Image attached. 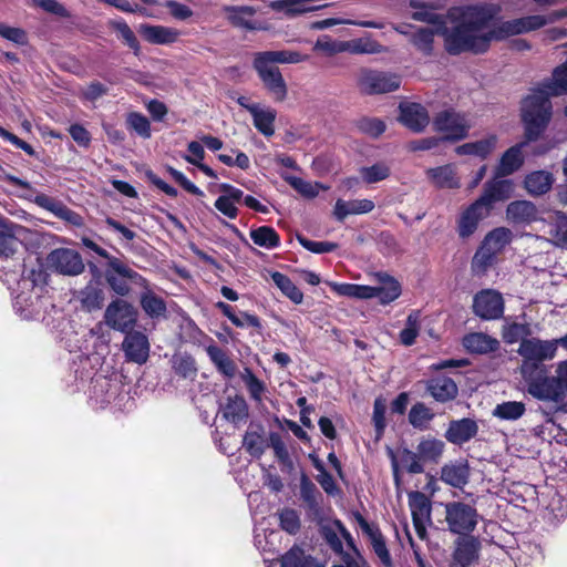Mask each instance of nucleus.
I'll list each match as a JSON object with an SVG mask.
<instances>
[{
    "label": "nucleus",
    "mask_w": 567,
    "mask_h": 567,
    "mask_svg": "<svg viewBox=\"0 0 567 567\" xmlns=\"http://www.w3.org/2000/svg\"><path fill=\"white\" fill-rule=\"evenodd\" d=\"M564 11H554L546 16H528L492 25L493 12L486 7H467L452 12L455 24L443 30L445 49L451 54L465 51L484 52L492 40L538 30L546 24L564 18Z\"/></svg>",
    "instance_id": "1"
},
{
    "label": "nucleus",
    "mask_w": 567,
    "mask_h": 567,
    "mask_svg": "<svg viewBox=\"0 0 567 567\" xmlns=\"http://www.w3.org/2000/svg\"><path fill=\"white\" fill-rule=\"evenodd\" d=\"M565 94H567V61L557 66L551 79L533 91L522 103V118L529 141L537 138L550 120L549 97Z\"/></svg>",
    "instance_id": "2"
},
{
    "label": "nucleus",
    "mask_w": 567,
    "mask_h": 567,
    "mask_svg": "<svg viewBox=\"0 0 567 567\" xmlns=\"http://www.w3.org/2000/svg\"><path fill=\"white\" fill-rule=\"evenodd\" d=\"M378 285L365 286L354 284H333L332 289L340 296L355 299L378 298L380 303L388 305L401 295V286L386 274H377Z\"/></svg>",
    "instance_id": "3"
},
{
    "label": "nucleus",
    "mask_w": 567,
    "mask_h": 567,
    "mask_svg": "<svg viewBox=\"0 0 567 567\" xmlns=\"http://www.w3.org/2000/svg\"><path fill=\"white\" fill-rule=\"evenodd\" d=\"M557 351L556 339L543 340L535 337L523 339L517 349V353L522 358L519 373L523 379H529L537 371L544 372L543 363L553 360Z\"/></svg>",
    "instance_id": "4"
},
{
    "label": "nucleus",
    "mask_w": 567,
    "mask_h": 567,
    "mask_svg": "<svg viewBox=\"0 0 567 567\" xmlns=\"http://www.w3.org/2000/svg\"><path fill=\"white\" fill-rule=\"evenodd\" d=\"M110 268L123 278L130 279L133 284L143 288L140 296V303L143 311L152 319L165 317L167 307L164 299L157 296L150 287L148 281L138 272L130 268L117 258L110 260Z\"/></svg>",
    "instance_id": "5"
},
{
    "label": "nucleus",
    "mask_w": 567,
    "mask_h": 567,
    "mask_svg": "<svg viewBox=\"0 0 567 567\" xmlns=\"http://www.w3.org/2000/svg\"><path fill=\"white\" fill-rule=\"evenodd\" d=\"M445 522L451 533L467 536L478 524L477 509L467 503L453 501L444 504Z\"/></svg>",
    "instance_id": "6"
},
{
    "label": "nucleus",
    "mask_w": 567,
    "mask_h": 567,
    "mask_svg": "<svg viewBox=\"0 0 567 567\" xmlns=\"http://www.w3.org/2000/svg\"><path fill=\"white\" fill-rule=\"evenodd\" d=\"M527 383L528 393L544 402L561 403L567 398V385L557 373L555 375H536L524 379Z\"/></svg>",
    "instance_id": "7"
},
{
    "label": "nucleus",
    "mask_w": 567,
    "mask_h": 567,
    "mask_svg": "<svg viewBox=\"0 0 567 567\" xmlns=\"http://www.w3.org/2000/svg\"><path fill=\"white\" fill-rule=\"evenodd\" d=\"M137 316V309L132 303L117 298L106 307L104 321L111 329L126 333L135 327Z\"/></svg>",
    "instance_id": "8"
},
{
    "label": "nucleus",
    "mask_w": 567,
    "mask_h": 567,
    "mask_svg": "<svg viewBox=\"0 0 567 567\" xmlns=\"http://www.w3.org/2000/svg\"><path fill=\"white\" fill-rule=\"evenodd\" d=\"M433 126L436 131L445 134L444 140L458 141L468 135L472 123L465 114L445 110L434 117Z\"/></svg>",
    "instance_id": "9"
},
{
    "label": "nucleus",
    "mask_w": 567,
    "mask_h": 567,
    "mask_svg": "<svg viewBox=\"0 0 567 567\" xmlns=\"http://www.w3.org/2000/svg\"><path fill=\"white\" fill-rule=\"evenodd\" d=\"M401 80L396 74L363 69L358 76V86L365 94H383L398 90Z\"/></svg>",
    "instance_id": "10"
},
{
    "label": "nucleus",
    "mask_w": 567,
    "mask_h": 567,
    "mask_svg": "<svg viewBox=\"0 0 567 567\" xmlns=\"http://www.w3.org/2000/svg\"><path fill=\"white\" fill-rule=\"evenodd\" d=\"M48 267L64 276H78L84 271V262L81 255L70 248H56L47 257Z\"/></svg>",
    "instance_id": "11"
},
{
    "label": "nucleus",
    "mask_w": 567,
    "mask_h": 567,
    "mask_svg": "<svg viewBox=\"0 0 567 567\" xmlns=\"http://www.w3.org/2000/svg\"><path fill=\"white\" fill-rule=\"evenodd\" d=\"M474 313L484 320H494L504 312V300L499 292L486 289L475 295L473 300Z\"/></svg>",
    "instance_id": "12"
},
{
    "label": "nucleus",
    "mask_w": 567,
    "mask_h": 567,
    "mask_svg": "<svg viewBox=\"0 0 567 567\" xmlns=\"http://www.w3.org/2000/svg\"><path fill=\"white\" fill-rule=\"evenodd\" d=\"M28 229L19 224L0 220V258H11L22 246Z\"/></svg>",
    "instance_id": "13"
},
{
    "label": "nucleus",
    "mask_w": 567,
    "mask_h": 567,
    "mask_svg": "<svg viewBox=\"0 0 567 567\" xmlns=\"http://www.w3.org/2000/svg\"><path fill=\"white\" fill-rule=\"evenodd\" d=\"M409 506L415 532L421 539H424L426 536V524L431 520V502L422 492H411L409 494Z\"/></svg>",
    "instance_id": "14"
},
{
    "label": "nucleus",
    "mask_w": 567,
    "mask_h": 567,
    "mask_svg": "<svg viewBox=\"0 0 567 567\" xmlns=\"http://www.w3.org/2000/svg\"><path fill=\"white\" fill-rule=\"evenodd\" d=\"M491 212L485 204L476 199L460 216L457 221V233L463 239L471 237L477 229L480 223L488 217Z\"/></svg>",
    "instance_id": "15"
},
{
    "label": "nucleus",
    "mask_w": 567,
    "mask_h": 567,
    "mask_svg": "<svg viewBox=\"0 0 567 567\" xmlns=\"http://www.w3.org/2000/svg\"><path fill=\"white\" fill-rule=\"evenodd\" d=\"M122 350L128 361L143 364L148 359L150 342L140 331H128L122 342Z\"/></svg>",
    "instance_id": "16"
},
{
    "label": "nucleus",
    "mask_w": 567,
    "mask_h": 567,
    "mask_svg": "<svg viewBox=\"0 0 567 567\" xmlns=\"http://www.w3.org/2000/svg\"><path fill=\"white\" fill-rule=\"evenodd\" d=\"M400 122L413 132H422L430 123L427 110L419 103H401Z\"/></svg>",
    "instance_id": "17"
},
{
    "label": "nucleus",
    "mask_w": 567,
    "mask_h": 567,
    "mask_svg": "<svg viewBox=\"0 0 567 567\" xmlns=\"http://www.w3.org/2000/svg\"><path fill=\"white\" fill-rule=\"evenodd\" d=\"M498 177L486 183L483 194L477 198L487 206L489 212H492L495 203L508 199L514 192V184L509 179Z\"/></svg>",
    "instance_id": "18"
},
{
    "label": "nucleus",
    "mask_w": 567,
    "mask_h": 567,
    "mask_svg": "<svg viewBox=\"0 0 567 567\" xmlns=\"http://www.w3.org/2000/svg\"><path fill=\"white\" fill-rule=\"evenodd\" d=\"M480 542L474 537H460L450 567H470L478 557Z\"/></svg>",
    "instance_id": "19"
},
{
    "label": "nucleus",
    "mask_w": 567,
    "mask_h": 567,
    "mask_svg": "<svg viewBox=\"0 0 567 567\" xmlns=\"http://www.w3.org/2000/svg\"><path fill=\"white\" fill-rule=\"evenodd\" d=\"M440 478L452 487L463 488L470 480V466L462 460L449 462L442 466Z\"/></svg>",
    "instance_id": "20"
},
{
    "label": "nucleus",
    "mask_w": 567,
    "mask_h": 567,
    "mask_svg": "<svg viewBox=\"0 0 567 567\" xmlns=\"http://www.w3.org/2000/svg\"><path fill=\"white\" fill-rule=\"evenodd\" d=\"M226 19L237 28L259 30L261 25L254 20L256 9L249 6H227L223 8Z\"/></svg>",
    "instance_id": "21"
},
{
    "label": "nucleus",
    "mask_w": 567,
    "mask_h": 567,
    "mask_svg": "<svg viewBox=\"0 0 567 567\" xmlns=\"http://www.w3.org/2000/svg\"><path fill=\"white\" fill-rule=\"evenodd\" d=\"M478 431L477 423L472 419H461L450 422L445 439L456 445H462L473 439Z\"/></svg>",
    "instance_id": "22"
},
{
    "label": "nucleus",
    "mask_w": 567,
    "mask_h": 567,
    "mask_svg": "<svg viewBox=\"0 0 567 567\" xmlns=\"http://www.w3.org/2000/svg\"><path fill=\"white\" fill-rule=\"evenodd\" d=\"M321 533L326 542L331 547V549H333L338 554H341L343 551L342 540L340 536L347 542V544L350 547H354L351 534L339 519L324 524L321 527Z\"/></svg>",
    "instance_id": "23"
},
{
    "label": "nucleus",
    "mask_w": 567,
    "mask_h": 567,
    "mask_svg": "<svg viewBox=\"0 0 567 567\" xmlns=\"http://www.w3.org/2000/svg\"><path fill=\"white\" fill-rule=\"evenodd\" d=\"M34 203L41 207V208H44L49 212H51L52 214H54L56 217L63 219V220H66L68 223L74 225V226H82L83 225V219L82 217L76 214L75 212L71 210L70 208H68L65 205H63L62 203L44 195V194H39L34 197Z\"/></svg>",
    "instance_id": "24"
},
{
    "label": "nucleus",
    "mask_w": 567,
    "mask_h": 567,
    "mask_svg": "<svg viewBox=\"0 0 567 567\" xmlns=\"http://www.w3.org/2000/svg\"><path fill=\"white\" fill-rule=\"evenodd\" d=\"M359 525L370 539L373 551L385 567H392V559L386 548L385 540L380 530L370 525L362 516L358 517Z\"/></svg>",
    "instance_id": "25"
},
{
    "label": "nucleus",
    "mask_w": 567,
    "mask_h": 567,
    "mask_svg": "<svg viewBox=\"0 0 567 567\" xmlns=\"http://www.w3.org/2000/svg\"><path fill=\"white\" fill-rule=\"evenodd\" d=\"M375 205L371 199H352L343 200L338 199L333 208L334 217L342 221L349 215L368 214L374 209Z\"/></svg>",
    "instance_id": "26"
},
{
    "label": "nucleus",
    "mask_w": 567,
    "mask_h": 567,
    "mask_svg": "<svg viewBox=\"0 0 567 567\" xmlns=\"http://www.w3.org/2000/svg\"><path fill=\"white\" fill-rule=\"evenodd\" d=\"M506 217L514 224H530L538 217L537 207L528 200H515L508 204Z\"/></svg>",
    "instance_id": "27"
},
{
    "label": "nucleus",
    "mask_w": 567,
    "mask_h": 567,
    "mask_svg": "<svg viewBox=\"0 0 567 567\" xmlns=\"http://www.w3.org/2000/svg\"><path fill=\"white\" fill-rule=\"evenodd\" d=\"M498 138L491 134L480 141L462 144L455 148L457 155H472L478 158H486L497 146Z\"/></svg>",
    "instance_id": "28"
},
{
    "label": "nucleus",
    "mask_w": 567,
    "mask_h": 567,
    "mask_svg": "<svg viewBox=\"0 0 567 567\" xmlns=\"http://www.w3.org/2000/svg\"><path fill=\"white\" fill-rule=\"evenodd\" d=\"M140 32L144 39L153 44H171L179 38V31L164 25H141Z\"/></svg>",
    "instance_id": "29"
},
{
    "label": "nucleus",
    "mask_w": 567,
    "mask_h": 567,
    "mask_svg": "<svg viewBox=\"0 0 567 567\" xmlns=\"http://www.w3.org/2000/svg\"><path fill=\"white\" fill-rule=\"evenodd\" d=\"M526 143H519L509 147L501 157L496 175L507 176L520 168L524 163L523 147Z\"/></svg>",
    "instance_id": "30"
},
{
    "label": "nucleus",
    "mask_w": 567,
    "mask_h": 567,
    "mask_svg": "<svg viewBox=\"0 0 567 567\" xmlns=\"http://www.w3.org/2000/svg\"><path fill=\"white\" fill-rule=\"evenodd\" d=\"M462 343L464 348L472 353L493 352L499 347L497 339L483 332H472L466 334L463 338Z\"/></svg>",
    "instance_id": "31"
},
{
    "label": "nucleus",
    "mask_w": 567,
    "mask_h": 567,
    "mask_svg": "<svg viewBox=\"0 0 567 567\" xmlns=\"http://www.w3.org/2000/svg\"><path fill=\"white\" fill-rule=\"evenodd\" d=\"M250 115L255 127L265 136H272L275 134L274 123L276 121L277 112L269 106L258 104L250 109Z\"/></svg>",
    "instance_id": "32"
},
{
    "label": "nucleus",
    "mask_w": 567,
    "mask_h": 567,
    "mask_svg": "<svg viewBox=\"0 0 567 567\" xmlns=\"http://www.w3.org/2000/svg\"><path fill=\"white\" fill-rule=\"evenodd\" d=\"M427 391L439 402H447L457 395V385L446 377H439L427 382Z\"/></svg>",
    "instance_id": "33"
},
{
    "label": "nucleus",
    "mask_w": 567,
    "mask_h": 567,
    "mask_svg": "<svg viewBox=\"0 0 567 567\" xmlns=\"http://www.w3.org/2000/svg\"><path fill=\"white\" fill-rule=\"evenodd\" d=\"M427 178L440 188H457L460 179L456 176L454 165L447 164L426 169Z\"/></svg>",
    "instance_id": "34"
},
{
    "label": "nucleus",
    "mask_w": 567,
    "mask_h": 567,
    "mask_svg": "<svg viewBox=\"0 0 567 567\" xmlns=\"http://www.w3.org/2000/svg\"><path fill=\"white\" fill-rule=\"evenodd\" d=\"M445 450V443L442 440L425 436L416 445V451L423 463H439Z\"/></svg>",
    "instance_id": "35"
},
{
    "label": "nucleus",
    "mask_w": 567,
    "mask_h": 567,
    "mask_svg": "<svg viewBox=\"0 0 567 567\" xmlns=\"http://www.w3.org/2000/svg\"><path fill=\"white\" fill-rule=\"evenodd\" d=\"M553 183V174L546 171L533 172L524 181L526 190L536 196L547 193L551 188Z\"/></svg>",
    "instance_id": "36"
},
{
    "label": "nucleus",
    "mask_w": 567,
    "mask_h": 567,
    "mask_svg": "<svg viewBox=\"0 0 567 567\" xmlns=\"http://www.w3.org/2000/svg\"><path fill=\"white\" fill-rule=\"evenodd\" d=\"M209 359L217 367L218 371L227 378H233L236 373L234 361L217 346H209L206 349Z\"/></svg>",
    "instance_id": "37"
},
{
    "label": "nucleus",
    "mask_w": 567,
    "mask_h": 567,
    "mask_svg": "<svg viewBox=\"0 0 567 567\" xmlns=\"http://www.w3.org/2000/svg\"><path fill=\"white\" fill-rule=\"evenodd\" d=\"M249 235L255 245L265 249H274L278 247L280 243L279 235L269 226H260L251 229Z\"/></svg>",
    "instance_id": "38"
},
{
    "label": "nucleus",
    "mask_w": 567,
    "mask_h": 567,
    "mask_svg": "<svg viewBox=\"0 0 567 567\" xmlns=\"http://www.w3.org/2000/svg\"><path fill=\"white\" fill-rule=\"evenodd\" d=\"M271 279L274 284L280 289V291L289 298L293 303L299 305L303 300V293L300 289L288 278L286 275L274 271L271 272Z\"/></svg>",
    "instance_id": "39"
},
{
    "label": "nucleus",
    "mask_w": 567,
    "mask_h": 567,
    "mask_svg": "<svg viewBox=\"0 0 567 567\" xmlns=\"http://www.w3.org/2000/svg\"><path fill=\"white\" fill-rule=\"evenodd\" d=\"M248 415V408L246 401L240 396L228 398L227 403L223 409V416L233 422L238 423L244 421Z\"/></svg>",
    "instance_id": "40"
},
{
    "label": "nucleus",
    "mask_w": 567,
    "mask_h": 567,
    "mask_svg": "<svg viewBox=\"0 0 567 567\" xmlns=\"http://www.w3.org/2000/svg\"><path fill=\"white\" fill-rule=\"evenodd\" d=\"M261 82L275 102L286 100L288 87L281 72H275L272 75L261 79Z\"/></svg>",
    "instance_id": "41"
},
{
    "label": "nucleus",
    "mask_w": 567,
    "mask_h": 567,
    "mask_svg": "<svg viewBox=\"0 0 567 567\" xmlns=\"http://www.w3.org/2000/svg\"><path fill=\"white\" fill-rule=\"evenodd\" d=\"M282 567H322L319 563H317L310 556H306L305 553L298 548L293 547L288 553H286L281 558Z\"/></svg>",
    "instance_id": "42"
},
{
    "label": "nucleus",
    "mask_w": 567,
    "mask_h": 567,
    "mask_svg": "<svg viewBox=\"0 0 567 567\" xmlns=\"http://www.w3.org/2000/svg\"><path fill=\"white\" fill-rule=\"evenodd\" d=\"M526 408L523 402L508 401L497 404L493 411V415L507 421H515L523 416Z\"/></svg>",
    "instance_id": "43"
},
{
    "label": "nucleus",
    "mask_w": 567,
    "mask_h": 567,
    "mask_svg": "<svg viewBox=\"0 0 567 567\" xmlns=\"http://www.w3.org/2000/svg\"><path fill=\"white\" fill-rule=\"evenodd\" d=\"M512 240V231L506 227H498L489 231L483 243L486 244L496 254H499L503 248Z\"/></svg>",
    "instance_id": "44"
},
{
    "label": "nucleus",
    "mask_w": 567,
    "mask_h": 567,
    "mask_svg": "<svg viewBox=\"0 0 567 567\" xmlns=\"http://www.w3.org/2000/svg\"><path fill=\"white\" fill-rule=\"evenodd\" d=\"M285 179L293 189L306 198H315L319 195L320 190L326 189V187L319 183L308 182L297 176H287Z\"/></svg>",
    "instance_id": "45"
},
{
    "label": "nucleus",
    "mask_w": 567,
    "mask_h": 567,
    "mask_svg": "<svg viewBox=\"0 0 567 567\" xmlns=\"http://www.w3.org/2000/svg\"><path fill=\"white\" fill-rule=\"evenodd\" d=\"M434 413L423 403L414 404L409 413V421L413 427L426 430L429 423L433 420Z\"/></svg>",
    "instance_id": "46"
},
{
    "label": "nucleus",
    "mask_w": 567,
    "mask_h": 567,
    "mask_svg": "<svg viewBox=\"0 0 567 567\" xmlns=\"http://www.w3.org/2000/svg\"><path fill=\"white\" fill-rule=\"evenodd\" d=\"M532 334V330L529 324L527 323H508L503 327V339L506 343L513 344L515 342L519 343L523 341V339H529V336Z\"/></svg>",
    "instance_id": "47"
},
{
    "label": "nucleus",
    "mask_w": 567,
    "mask_h": 567,
    "mask_svg": "<svg viewBox=\"0 0 567 567\" xmlns=\"http://www.w3.org/2000/svg\"><path fill=\"white\" fill-rule=\"evenodd\" d=\"M390 166L383 162L360 168V175L362 179L368 184L384 181L390 176Z\"/></svg>",
    "instance_id": "48"
},
{
    "label": "nucleus",
    "mask_w": 567,
    "mask_h": 567,
    "mask_svg": "<svg viewBox=\"0 0 567 567\" xmlns=\"http://www.w3.org/2000/svg\"><path fill=\"white\" fill-rule=\"evenodd\" d=\"M420 312L413 311L406 318L405 328L400 332V341L404 346H412L420 332Z\"/></svg>",
    "instance_id": "49"
},
{
    "label": "nucleus",
    "mask_w": 567,
    "mask_h": 567,
    "mask_svg": "<svg viewBox=\"0 0 567 567\" xmlns=\"http://www.w3.org/2000/svg\"><path fill=\"white\" fill-rule=\"evenodd\" d=\"M399 462L401 466L411 474H420L424 472V463L416 450L415 452L408 449L400 451Z\"/></svg>",
    "instance_id": "50"
},
{
    "label": "nucleus",
    "mask_w": 567,
    "mask_h": 567,
    "mask_svg": "<svg viewBox=\"0 0 567 567\" xmlns=\"http://www.w3.org/2000/svg\"><path fill=\"white\" fill-rule=\"evenodd\" d=\"M268 61L282 64H293L300 63L308 59L307 55H303L297 51L290 50H278V51H264L261 52Z\"/></svg>",
    "instance_id": "51"
},
{
    "label": "nucleus",
    "mask_w": 567,
    "mask_h": 567,
    "mask_svg": "<svg viewBox=\"0 0 567 567\" xmlns=\"http://www.w3.org/2000/svg\"><path fill=\"white\" fill-rule=\"evenodd\" d=\"M80 300L83 308L87 311H94L102 308L104 295L101 289L87 286L81 291Z\"/></svg>",
    "instance_id": "52"
},
{
    "label": "nucleus",
    "mask_w": 567,
    "mask_h": 567,
    "mask_svg": "<svg viewBox=\"0 0 567 567\" xmlns=\"http://www.w3.org/2000/svg\"><path fill=\"white\" fill-rule=\"evenodd\" d=\"M300 495L310 511L315 513L319 512V492L316 485L305 475L301 477L300 481Z\"/></svg>",
    "instance_id": "53"
},
{
    "label": "nucleus",
    "mask_w": 567,
    "mask_h": 567,
    "mask_svg": "<svg viewBox=\"0 0 567 567\" xmlns=\"http://www.w3.org/2000/svg\"><path fill=\"white\" fill-rule=\"evenodd\" d=\"M555 216V224L549 231L553 243L558 247L567 248V216L561 212H556Z\"/></svg>",
    "instance_id": "54"
},
{
    "label": "nucleus",
    "mask_w": 567,
    "mask_h": 567,
    "mask_svg": "<svg viewBox=\"0 0 567 567\" xmlns=\"http://www.w3.org/2000/svg\"><path fill=\"white\" fill-rule=\"evenodd\" d=\"M127 127L143 138L151 137V123L146 116L138 112H131L126 116Z\"/></svg>",
    "instance_id": "55"
},
{
    "label": "nucleus",
    "mask_w": 567,
    "mask_h": 567,
    "mask_svg": "<svg viewBox=\"0 0 567 567\" xmlns=\"http://www.w3.org/2000/svg\"><path fill=\"white\" fill-rule=\"evenodd\" d=\"M497 254L482 243L477 251L475 252L472 261L473 269L476 271H485L489 266L493 265Z\"/></svg>",
    "instance_id": "56"
},
{
    "label": "nucleus",
    "mask_w": 567,
    "mask_h": 567,
    "mask_svg": "<svg viewBox=\"0 0 567 567\" xmlns=\"http://www.w3.org/2000/svg\"><path fill=\"white\" fill-rule=\"evenodd\" d=\"M411 8H413V12L411 13L412 19L427 22L431 24H442V19L439 14H436L432 8L425 6L423 3H419L416 1H411Z\"/></svg>",
    "instance_id": "57"
},
{
    "label": "nucleus",
    "mask_w": 567,
    "mask_h": 567,
    "mask_svg": "<svg viewBox=\"0 0 567 567\" xmlns=\"http://www.w3.org/2000/svg\"><path fill=\"white\" fill-rule=\"evenodd\" d=\"M241 379L245 382L251 399L257 402H261L262 393L266 390L264 382L260 381L248 368H246L241 373Z\"/></svg>",
    "instance_id": "58"
},
{
    "label": "nucleus",
    "mask_w": 567,
    "mask_h": 567,
    "mask_svg": "<svg viewBox=\"0 0 567 567\" xmlns=\"http://www.w3.org/2000/svg\"><path fill=\"white\" fill-rule=\"evenodd\" d=\"M173 368L178 375L185 379H193L197 374L196 362L190 355L175 357Z\"/></svg>",
    "instance_id": "59"
},
{
    "label": "nucleus",
    "mask_w": 567,
    "mask_h": 567,
    "mask_svg": "<svg viewBox=\"0 0 567 567\" xmlns=\"http://www.w3.org/2000/svg\"><path fill=\"white\" fill-rule=\"evenodd\" d=\"M243 446L251 456L260 457L267 447V443L260 434L247 432L244 436Z\"/></svg>",
    "instance_id": "60"
},
{
    "label": "nucleus",
    "mask_w": 567,
    "mask_h": 567,
    "mask_svg": "<svg viewBox=\"0 0 567 567\" xmlns=\"http://www.w3.org/2000/svg\"><path fill=\"white\" fill-rule=\"evenodd\" d=\"M279 523L284 530L295 535L300 529V518L298 513L291 508H285L279 513Z\"/></svg>",
    "instance_id": "61"
},
{
    "label": "nucleus",
    "mask_w": 567,
    "mask_h": 567,
    "mask_svg": "<svg viewBox=\"0 0 567 567\" xmlns=\"http://www.w3.org/2000/svg\"><path fill=\"white\" fill-rule=\"evenodd\" d=\"M110 25L112 29H114L117 34L124 40V42L134 51H137L140 49L138 41L134 34V32L131 30L128 24L123 20H115L111 21Z\"/></svg>",
    "instance_id": "62"
},
{
    "label": "nucleus",
    "mask_w": 567,
    "mask_h": 567,
    "mask_svg": "<svg viewBox=\"0 0 567 567\" xmlns=\"http://www.w3.org/2000/svg\"><path fill=\"white\" fill-rule=\"evenodd\" d=\"M440 31V28L436 29V32ZM435 31L431 28H423L417 30L413 35V44L424 53H430L432 50V43Z\"/></svg>",
    "instance_id": "63"
},
{
    "label": "nucleus",
    "mask_w": 567,
    "mask_h": 567,
    "mask_svg": "<svg viewBox=\"0 0 567 567\" xmlns=\"http://www.w3.org/2000/svg\"><path fill=\"white\" fill-rule=\"evenodd\" d=\"M252 65L260 80L272 75L275 72H280L275 63L268 61L261 52L255 54Z\"/></svg>",
    "instance_id": "64"
}]
</instances>
